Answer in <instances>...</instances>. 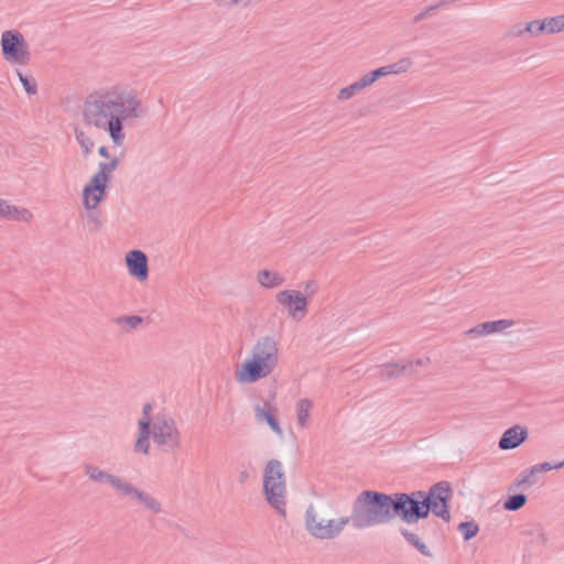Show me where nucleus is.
Listing matches in <instances>:
<instances>
[{
    "label": "nucleus",
    "mask_w": 564,
    "mask_h": 564,
    "mask_svg": "<svg viewBox=\"0 0 564 564\" xmlns=\"http://www.w3.org/2000/svg\"><path fill=\"white\" fill-rule=\"evenodd\" d=\"M430 508L424 500V491L394 494V516H399L405 523L412 524L429 517Z\"/></svg>",
    "instance_id": "obj_9"
},
{
    "label": "nucleus",
    "mask_w": 564,
    "mask_h": 564,
    "mask_svg": "<svg viewBox=\"0 0 564 564\" xmlns=\"http://www.w3.org/2000/svg\"><path fill=\"white\" fill-rule=\"evenodd\" d=\"M0 219L30 224L33 221L34 215L26 207L17 206L10 200L0 198Z\"/></svg>",
    "instance_id": "obj_18"
},
{
    "label": "nucleus",
    "mask_w": 564,
    "mask_h": 564,
    "mask_svg": "<svg viewBox=\"0 0 564 564\" xmlns=\"http://www.w3.org/2000/svg\"><path fill=\"white\" fill-rule=\"evenodd\" d=\"M87 212V215H86V226L88 228L89 231L91 232H95V231H98L102 225H104V221L100 217V212L98 210V208L96 210H86Z\"/></svg>",
    "instance_id": "obj_26"
},
{
    "label": "nucleus",
    "mask_w": 564,
    "mask_h": 564,
    "mask_svg": "<svg viewBox=\"0 0 564 564\" xmlns=\"http://www.w3.org/2000/svg\"><path fill=\"white\" fill-rule=\"evenodd\" d=\"M411 67V58L404 57L393 64L381 66L375 70L366 73L359 79H357L356 83L362 91L364 89L373 85L379 78L388 75H399L406 73Z\"/></svg>",
    "instance_id": "obj_13"
},
{
    "label": "nucleus",
    "mask_w": 564,
    "mask_h": 564,
    "mask_svg": "<svg viewBox=\"0 0 564 564\" xmlns=\"http://www.w3.org/2000/svg\"><path fill=\"white\" fill-rule=\"evenodd\" d=\"M394 518V495L362 491L354 501L350 522L356 529L388 523Z\"/></svg>",
    "instance_id": "obj_4"
},
{
    "label": "nucleus",
    "mask_w": 564,
    "mask_h": 564,
    "mask_svg": "<svg viewBox=\"0 0 564 564\" xmlns=\"http://www.w3.org/2000/svg\"><path fill=\"white\" fill-rule=\"evenodd\" d=\"M17 74L25 91L29 95H35L37 93L36 82L33 78L24 76L21 72H18Z\"/></svg>",
    "instance_id": "obj_32"
},
{
    "label": "nucleus",
    "mask_w": 564,
    "mask_h": 564,
    "mask_svg": "<svg viewBox=\"0 0 564 564\" xmlns=\"http://www.w3.org/2000/svg\"><path fill=\"white\" fill-rule=\"evenodd\" d=\"M539 35H551V33H549V26L545 19H539Z\"/></svg>",
    "instance_id": "obj_34"
},
{
    "label": "nucleus",
    "mask_w": 564,
    "mask_h": 564,
    "mask_svg": "<svg viewBox=\"0 0 564 564\" xmlns=\"http://www.w3.org/2000/svg\"><path fill=\"white\" fill-rule=\"evenodd\" d=\"M241 1H242V0H232V1H231V3H232L234 6H237V4H239Z\"/></svg>",
    "instance_id": "obj_38"
},
{
    "label": "nucleus",
    "mask_w": 564,
    "mask_h": 564,
    "mask_svg": "<svg viewBox=\"0 0 564 564\" xmlns=\"http://www.w3.org/2000/svg\"><path fill=\"white\" fill-rule=\"evenodd\" d=\"M381 373L387 378H397L401 376H410L415 373L414 361L403 359L394 362H389L382 366Z\"/></svg>",
    "instance_id": "obj_21"
},
{
    "label": "nucleus",
    "mask_w": 564,
    "mask_h": 564,
    "mask_svg": "<svg viewBox=\"0 0 564 564\" xmlns=\"http://www.w3.org/2000/svg\"><path fill=\"white\" fill-rule=\"evenodd\" d=\"M528 39H538L539 35V19L527 22Z\"/></svg>",
    "instance_id": "obj_33"
},
{
    "label": "nucleus",
    "mask_w": 564,
    "mask_h": 564,
    "mask_svg": "<svg viewBox=\"0 0 564 564\" xmlns=\"http://www.w3.org/2000/svg\"><path fill=\"white\" fill-rule=\"evenodd\" d=\"M247 476H248V474H247V473H242V474L240 475V479L242 480V479H245Z\"/></svg>",
    "instance_id": "obj_39"
},
{
    "label": "nucleus",
    "mask_w": 564,
    "mask_h": 564,
    "mask_svg": "<svg viewBox=\"0 0 564 564\" xmlns=\"http://www.w3.org/2000/svg\"><path fill=\"white\" fill-rule=\"evenodd\" d=\"M279 340L270 335L260 336L247 357L235 367L234 377L240 384H253L270 377L280 365Z\"/></svg>",
    "instance_id": "obj_3"
},
{
    "label": "nucleus",
    "mask_w": 564,
    "mask_h": 564,
    "mask_svg": "<svg viewBox=\"0 0 564 564\" xmlns=\"http://www.w3.org/2000/svg\"><path fill=\"white\" fill-rule=\"evenodd\" d=\"M413 361H414V369H415V372H416L419 368L426 367L430 364V358L422 357V358H417V359H415Z\"/></svg>",
    "instance_id": "obj_36"
},
{
    "label": "nucleus",
    "mask_w": 564,
    "mask_h": 564,
    "mask_svg": "<svg viewBox=\"0 0 564 564\" xmlns=\"http://www.w3.org/2000/svg\"><path fill=\"white\" fill-rule=\"evenodd\" d=\"M124 263L130 276L139 282H145L149 279L148 257L141 250H130L124 256Z\"/></svg>",
    "instance_id": "obj_15"
},
{
    "label": "nucleus",
    "mask_w": 564,
    "mask_h": 564,
    "mask_svg": "<svg viewBox=\"0 0 564 564\" xmlns=\"http://www.w3.org/2000/svg\"><path fill=\"white\" fill-rule=\"evenodd\" d=\"M317 283L307 281L302 293L297 290H282L275 294L279 305L286 310L289 317L294 322L302 321L308 312V301L317 292Z\"/></svg>",
    "instance_id": "obj_8"
},
{
    "label": "nucleus",
    "mask_w": 564,
    "mask_h": 564,
    "mask_svg": "<svg viewBox=\"0 0 564 564\" xmlns=\"http://www.w3.org/2000/svg\"><path fill=\"white\" fill-rule=\"evenodd\" d=\"M512 39H528L527 22H517L509 30Z\"/></svg>",
    "instance_id": "obj_31"
},
{
    "label": "nucleus",
    "mask_w": 564,
    "mask_h": 564,
    "mask_svg": "<svg viewBox=\"0 0 564 564\" xmlns=\"http://www.w3.org/2000/svg\"><path fill=\"white\" fill-rule=\"evenodd\" d=\"M83 470L85 476L94 484L98 485H108L110 486L117 495H119L121 488L123 487L127 478L109 473L96 464H85L83 466Z\"/></svg>",
    "instance_id": "obj_14"
},
{
    "label": "nucleus",
    "mask_w": 564,
    "mask_h": 564,
    "mask_svg": "<svg viewBox=\"0 0 564 564\" xmlns=\"http://www.w3.org/2000/svg\"><path fill=\"white\" fill-rule=\"evenodd\" d=\"M1 52L6 62L11 65H26L31 61V50L24 35L17 30H8L1 34Z\"/></svg>",
    "instance_id": "obj_10"
},
{
    "label": "nucleus",
    "mask_w": 564,
    "mask_h": 564,
    "mask_svg": "<svg viewBox=\"0 0 564 564\" xmlns=\"http://www.w3.org/2000/svg\"><path fill=\"white\" fill-rule=\"evenodd\" d=\"M263 494L267 502L281 517L286 516V480L281 462L271 459L263 471Z\"/></svg>",
    "instance_id": "obj_6"
},
{
    "label": "nucleus",
    "mask_w": 564,
    "mask_h": 564,
    "mask_svg": "<svg viewBox=\"0 0 564 564\" xmlns=\"http://www.w3.org/2000/svg\"><path fill=\"white\" fill-rule=\"evenodd\" d=\"M528 438V430L522 425H513L506 430L499 440V448L503 451L519 447Z\"/></svg>",
    "instance_id": "obj_19"
},
{
    "label": "nucleus",
    "mask_w": 564,
    "mask_h": 564,
    "mask_svg": "<svg viewBox=\"0 0 564 564\" xmlns=\"http://www.w3.org/2000/svg\"><path fill=\"white\" fill-rule=\"evenodd\" d=\"M118 165V158H112L109 162H100L98 164V171L85 184L82 192V203L85 210H96L99 204L105 200L107 185Z\"/></svg>",
    "instance_id": "obj_7"
},
{
    "label": "nucleus",
    "mask_w": 564,
    "mask_h": 564,
    "mask_svg": "<svg viewBox=\"0 0 564 564\" xmlns=\"http://www.w3.org/2000/svg\"><path fill=\"white\" fill-rule=\"evenodd\" d=\"M436 9V7H430L427 9H425L423 12L419 13L417 15L414 17V22H419L425 18H427L429 15H431V13Z\"/></svg>",
    "instance_id": "obj_35"
},
{
    "label": "nucleus",
    "mask_w": 564,
    "mask_h": 564,
    "mask_svg": "<svg viewBox=\"0 0 564 564\" xmlns=\"http://www.w3.org/2000/svg\"><path fill=\"white\" fill-rule=\"evenodd\" d=\"M349 522V517L334 518L328 509L312 505L307 507L304 517L306 531L318 540L335 539Z\"/></svg>",
    "instance_id": "obj_5"
},
{
    "label": "nucleus",
    "mask_w": 564,
    "mask_h": 564,
    "mask_svg": "<svg viewBox=\"0 0 564 564\" xmlns=\"http://www.w3.org/2000/svg\"><path fill=\"white\" fill-rule=\"evenodd\" d=\"M152 405L145 403L142 408V416L138 421V435L133 443L135 454L148 455L150 442L164 452H176L182 444L181 431L175 420L166 414H156L151 417Z\"/></svg>",
    "instance_id": "obj_2"
},
{
    "label": "nucleus",
    "mask_w": 564,
    "mask_h": 564,
    "mask_svg": "<svg viewBox=\"0 0 564 564\" xmlns=\"http://www.w3.org/2000/svg\"><path fill=\"white\" fill-rule=\"evenodd\" d=\"M142 322V317L138 315L119 316L115 318V324L123 327L127 332L137 329Z\"/></svg>",
    "instance_id": "obj_25"
},
{
    "label": "nucleus",
    "mask_w": 564,
    "mask_h": 564,
    "mask_svg": "<svg viewBox=\"0 0 564 564\" xmlns=\"http://www.w3.org/2000/svg\"><path fill=\"white\" fill-rule=\"evenodd\" d=\"M314 402L308 398H302L295 403L296 424L300 429L310 426Z\"/></svg>",
    "instance_id": "obj_22"
},
{
    "label": "nucleus",
    "mask_w": 564,
    "mask_h": 564,
    "mask_svg": "<svg viewBox=\"0 0 564 564\" xmlns=\"http://www.w3.org/2000/svg\"><path fill=\"white\" fill-rule=\"evenodd\" d=\"M525 502H527V497L522 494H519V495L509 497L505 501L503 507L506 510L516 511V510L521 509L525 505Z\"/></svg>",
    "instance_id": "obj_29"
},
{
    "label": "nucleus",
    "mask_w": 564,
    "mask_h": 564,
    "mask_svg": "<svg viewBox=\"0 0 564 564\" xmlns=\"http://www.w3.org/2000/svg\"><path fill=\"white\" fill-rule=\"evenodd\" d=\"M547 26H549V33L556 34L564 30V15H556V17H547L544 18Z\"/></svg>",
    "instance_id": "obj_30"
},
{
    "label": "nucleus",
    "mask_w": 564,
    "mask_h": 564,
    "mask_svg": "<svg viewBox=\"0 0 564 564\" xmlns=\"http://www.w3.org/2000/svg\"><path fill=\"white\" fill-rule=\"evenodd\" d=\"M452 498V489L445 481L438 482L431 487L429 492L424 491L425 503L429 505L430 512L448 521L451 518L448 510V501Z\"/></svg>",
    "instance_id": "obj_12"
},
{
    "label": "nucleus",
    "mask_w": 564,
    "mask_h": 564,
    "mask_svg": "<svg viewBox=\"0 0 564 564\" xmlns=\"http://www.w3.org/2000/svg\"><path fill=\"white\" fill-rule=\"evenodd\" d=\"M564 466V462L556 463H542L532 466L529 469L522 471L517 478V486L533 485L534 476L539 473H546L553 469H560Z\"/></svg>",
    "instance_id": "obj_20"
},
{
    "label": "nucleus",
    "mask_w": 564,
    "mask_h": 564,
    "mask_svg": "<svg viewBox=\"0 0 564 564\" xmlns=\"http://www.w3.org/2000/svg\"><path fill=\"white\" fill-rule=\"evenodd\" d=\"M513 325V319L488 321L469 328L466 335L471 339H478L490 335L502 334Z\"/></svg>",
    "instance_id": "obj_17"
},
{
    "label": "nucleus",
    "mask_w": 564,
    "mask_h": 564,
    "mask_svg": "<svg viewBox=\"0 0 564 564\" xmlns=\"http://www.w3.org/2000/svg\"><path fill=\"white\" fill-rule=\"evenodd\" d=\"M98 153L100 156L105 158V159H109L110 158V154H109V150L106 145H101L99 149H98Z\"/></svg>",
    "instance_id": "obj_37"
},
{
    "label": "nucleus",
    "mask_w": 564,
    "mask_h": 564,
    "mask_svg": "<svg viewBox=\"0 0 564 564\" xmlns=\"http://www.w3.org/2000/svg\"><path fill=\"white\" fill-rule=\"evenodd\" d=\"M118 496L138 503L145 512L153 516H158L163 512L162 502L155 496L137 487L128 479Z\"/></svg>",
    "instance_id": "obj_11"
},
{
    "label": "nucleus",
    "mask_w": 564,
    "mask_h": 564,
    "mask_svg": "<svg viewBox=\"0 0 564 564\" xmlns=\"http://www.w3.org/2000/svg\"><path fill=\"white\" fill-rule=\"evenodd\" d=\"M360 91L361 90H360L359 86L357 85L356 82H354L352 84H350L346 87H343L338 90L337 100L338 101L349 100L352 97H355L357 94H359Z\"/></svg>",
    "instance_id": "obj_28"
},
{
    "label": "nucleus",
    "mask_w": 564,
    "mask_h": 564,
    "mask_svg": "<svg viewBox=\"0 0 564 564\" xmlns=\"http://www.w3.org/2000/svg\"><path fill=\"white\" fill-rule=\"evenodd\" d=\"M459 532L463 534L465 541H469L477 535L479 528L474 521L462 522L458 525Z\"/></svg>",
    "instance_id": "obj_27"
},
{
    "label": "nucleus",
    "mask_w": 564,
    "mask_h": 564,
    "mask_svg": "<svg viewBox=\"0 0 564 564\" xmlns=\"http://www.w3.org/2000/svg\"><path fill=\"white\" fill-rule=\"evenodd\" d=\"M144 115L142 100L135 89L123 85H111L90 93L82 107L83 128L75 129V138L85 158L95 148L88 132L108 135L113 147H122L126 140L124 126Z\"/></svg>",
    "instance_id": "obj_1"
},
{
    "label": "nucleus",
    "mask_w": 564,
    "mask_h": 564,
    "mask_svg": "<svg viewBox=\"0 0 564 564\" xmlns=\"http://www.w3.org/2000/svg\"><path fill=\"white\" fill-rule=\"evenodd\" d=\"M253 412L258 423L265 422L278 437H283V431L278 422L279 411L275 405L269 401L258 402L253 405Z\"/></svg>",
    "instance_id": "obj_16"
},
{
    "label": "nucleus",
    "mask_w": 564,
    "mask_h": 564,
    "mask_svg": "<svg viewBox=\"0 0 564 564\" xmlns=\"http://www.w3.org/2000/svg\"><path fill=\"white\" fill-rule=\"evenodd\" d=\"M257 282L264 289H276L284 284V276L278 271L263 269L257 273Z\"/></svg>",
    "instance_id": "obj_23"
},
{
    "label": "nucleus",
    "mask_w": 564,
    "mask_h": 564,
    "mask_svg": "<svg viewBox=\"0 0 564 564\" xmlns=\"http://www.w3.org/2000/svg\"><path fill=\"white\" fill-rule=\"evenodd\" d=\"M401 535L413 545L422 555L431 557L433 554L429 546L420 539V536L408 529H400Z\"/></svg>",
    "instance_id": "obj_24"
}]
</instances>
